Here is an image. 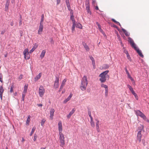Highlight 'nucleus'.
<instances>
[{
    "mask_svg": "<svg viewBox=\"0 0 149 149\" xmlns=\"http://www.w3.org/2000/svg\"><path fill=\"white\" fill-rule=\"evenodd\" d=\"M58 130L59 131V134L60 136L59 141L60 145L62 147H63L65 144V137L64 135L62 133V122L61 121H59L58 124Z\"/></svg>",
    "mask_w": 149,
    "mask_h": 149,
    "instance_id": "obj_1",
    "label": "nucleus"
},
{
    "mask_svg": "<svg viewBox=\"0 0 149 149\" xmlns=\"http://www.w3.org/2000/svg\"><path fill=\"white\" fill-rule=\"evenodd\" d=\"M88 84V81L87 77L86 75H84L82 78L81 84L80 85V88L82 91H85L86 88Z\"/></svg>",
    "mask_w": 149,
    "mask_h": 149,
    "instance_id": "obj_2",
    "label": "nucleus"
},
{
    "mask_svg": "<svg viewBox=\"0 0 149 149\" xmlns=\"http://www.w3.org/2000/svg\"><path fill=\"white\" fill-rule=\"evenodd\" d=\"M109 72V70H106L102 72L99 75V77H100L99 80L101 82H104L107 79V80H109V76L108 74V73Z\"/></svg>",
    "mask_w": 149,
    "mask_h": 149,
    "instance_id": "obj_3",
    "label": "nucleus"
},
{
    "mask_svg": "<svg viewBox=\"0 0 149 149\" xmlns=\"http://www.w3.org/2000/svg\"><path fill=\"white\" fill-rule=\"evenodd\" d=\"M128 38V41L129 42H130V44L131 45L132 47L137 52L138 54L141 57L143 58L144 56L141 52V51L139 49L136 47V44L134 42L132 39L130 38Z\"/></svg>",
    "mask_w": 149,
    "mask_h": 149,
    "instance_id": "obj_4",
    "label": "nucleus"
},
{
    "mask_svg": "<svg viewBox=\"0 0 149 149\" xmlns=\"http://www.w3.org/2000/svg\"><path fill=\"white\" fill-rule=\"evenodd\" d=\"M39 94L40 96L42 97L45 93V89L42 86H40L39 89Z\"/></svg>",
    "mask_w": 149,
    "mask_h": 149,
    "instance_id": "obj_5",
    "label": "nucleus"
},
{
    "mask_svg": "<svg viewBox=\"0 0 149 149\" xmlns=\"http://www.w3.org/2000/svg\"><path fill=\"white\" fill-rule=\"evenodd\" d=\"M135 112L136 115L139 116L143 118H146L145 116L139 110H137L135 111Z\"/></svg>",
    "mask_w": 149,
    "mask_h": 149,
    "instance_id": "obj_6",
    "label": "nucleus"
},
{
    "mask_svg": "<svg viewBox=\"0 0 149 149\" xmlns=\"http://www.w3.org/2000/svg\"><path fill=\"white\" fill-rule=\"evenodd\" d=\"M29 50L28 48H26L24 49L23 52V54L24 56V58L25 59H29L30 58V57L27 56V55L29 54Z\"/></svg>",
    "mask_w": 149,
    "mask_h": 149,
    "instance_id": "obj_7",
    "label": "nucleus"
},
{
    "mask_svg": "<svg viewBox=\"0 0 149 149\" xmlns=\"http://www.w3.org/2000/svg\"><path fill=\"white\" fill-rule=\"evenodd\" d=\"M142 134L140 132H138L137 136V139L136 141H138L139 143L140 142L141 140Z\"/></svg>",
    "mask_w": 149,
    "mask_h": 149,
    "instance_id": "obj_8",
    "label": "nucleus"
},
{
    "mask_svg": "<svg viewBox=\"0 0 149 149\" xmlns=\"http://www.w3.org/2000/svg\"><path fill=\"white\" fill-rule=\"evenodd\" d=\"M59 78L57 77H56V80L55 81L54 85V87L55 88H57L59 86Z\"/></svg>",
    "mask_w": 149,
    "mask_h": 149,
    "instance_id": "obj_9",
    "label": "nucleus"
},
{
    "mask_svg": "<svg viewBox=\"0 0 149 149\" xmlns=\"http://www.w3.org/2000/svg\"><path fill=\"white\" fill-rule=\"evenodd\" d=\"M96 127L97 131L98 132H100L99 127L100 121L97 119H96Z\"/></svg>",
    "mask_w": 149,
    "mask_h": 149,
    "instance_id": "obj_10",
    "label": "nucleus"
},
{
    "mask_svg": "<svg viewBox=\"0 0 149 149\" xmlns=\"http://www.w3.org/2000/svg\"><path fill=\"white\" fill-rule=\"evenodd\" d=\"M43 28V24H40L39 27V29L38 31V33L40 34L42 32Z\"/></svg>",
    "mask_w": 149,
    "mask_h": 149,
    "instance_id": "obj_11",
    "label": "nucleus"
},
{
    "mask_svg": "<svg viewBox=\"0 0 149 149\" xmlns=\"http://www.w3.org/2000/svg\"><path fill=\"white\" fill-rule=\"evenodd\" d=\"M55 111V110L53 109H50V118L52 120L53 118L54 114Z\"/></svg>",
    "mask_w": 149,
    "mask_h": 149,
    "instance_id": "obj_12",
    "label": "nucleus"
},
{
    "mask_svg": "<svg viewBox=\"0 0 149 149\" xmlns=\"http://www.w3.org/2000/svg\"><path fill=\"white\" fill-rule=\"evenodd\" d=\"M38 46V44L36 43H35L31 49L29 51V53H32L37 48Z\"/></svg>",
    "mask_w": 149,
    "mask_h": 149,
    "instance_id": "obj_13",
    "label": "nucleus"
},
{
    "mask_svg": "<svg viewBox=\"0 0 149 149\" xmlns=\"http://www.w3.org/2000/svg\"><path fill=\"white\" fill-rule=\"evenodd\" d=\"M75 110L74 109H73L70 112L69 114H68L67 116V117L68 118H70L71 117V116L74 113V112Z\"/></svg>",
    "mask_w": 149,
    "mask_h": 149,
    "instance_id": "obj_14",
    "label": "nucleus"
},
{
    "mask_svg": "<svg viewBox=\"0 0 149 149\" xmlns=\"http://www.w3.org/2000/svg\"><path fill=\"white\" fill-rule=\"evenodd\" d=\"M4 91V89L3 88L2 86L0 87V97L1 100L2 99L3 94Z\"/></svg>",
    "mask_w": 149,
    "mask_h": 149,
    "instance_id": "obj_15",
    "label": "nucleus"
},
{
    "mask_svg": "<svg viewBox=\"0 0 149 149\" xmlns=\"http://www.w3.org/2000/svg\"><path fill=\"white\" fill-rule=\"evenodd\" d=\"M42 75L41 73H40L35 78V81H37L39 79Z\"/></svg>",
    "mask_w": 149,
    "mask_h": 149,
    "instance_id": "obj_16",
    "label": "nucleus"
},
{
    "mask_svg": "<svg viewBox=\"0 0 149 149\" xmlns=\"http://www.w3.org/2000/svg\"><path fill=\"white\" fill-rule=\"evenodd\" d=\"M66 81V79H64L62 81L61 85V89H63V86L65 85V82Z\"/></svg>",
    "mask_w": 149,
    "mask_h": 149,
    "instance_id": "obj_17",
    "label": "nucleus"
},
{
    "mask_svg": "<svg viewBox=\"0 0 149 149\" xmlns=\"http://www.w3.org/2000/svg\"><path fill=\"white\" fill-rule=\"evenodd\" d=\"M9 3H10L9 0H7V1H6V6H5V9H6V11L7 10H8V6H9Z\"/></svg>",
    "mask_w": 149,
    "mask_h": 149,
    "instance_id": "obj_18",
    "label": "nucleus"
},
{
    "mask_svg": "<svg viewBox=\"0 0 149 149\" xmlns=\"http://www.w3.org/2000/svg\"><path fill=\"white\" fill-rule=\"evenodd\" d=\"M143 126L142 125H141L139 127H138V132H140L141 133L142 130H143Z\"/></svg>",
    "mask_w": 149,
    "mask_h": 149,
    "instance_id": "obj_19",
    "label": "nucleus"
},
{
    "mask_svg": "<svg viewBox=\"0 0 149 149\" xmlns=\"http://www.w3.org/2000/svg\"><path fill=\"white\" fill-rule=\"evenodd\" d=\"M46 53V51L45 50L42 51V53L40 55V57L41 59H42Z\"/></svg>",
    "mask_w": 149,
    "mask_h": 149,
    "instance_id": "obj_20",
    "label": "nucleus"
},
{
    "mask_svg": "<svg viewBox=\"0 0 149 149\" xmlns=\"http://www.w3.org/2000/svg\"><path fill=\"white\" fill-rule=\"evenodd\" d=\"M122 30L126 36H128L130 35V33L127 32L124 29L122 28Z\"/></svg>",
    "mask_w": 149,
    "mask_h": 149,
    "instance_id": "obj_21",
    "label": "nucleus"
},
{
    "mask_svg": "<svg viewBox=\"0 0 149 149\" xmlns=\"http://www.w3.org/2000/svg\"><path fill=\"white\" fill-rule=\"evenodd\" d=\"M83 45L86 50L87 51H88L89 50V49L88 46L84 43H83Z\"/></svg>",
    "mask_w": 149,
    "mask_h": 149,
    "instance_id": "obj_22",
    "label": "nucleus"
},
{
    "mask_svg": "<svg viewBox=\"0 0 149 149\" xmlns=\"http://www.w3.org/2000/svg\"><path fill=\"white\" fill-rule=\"evenodd\" d=\"M28 85L26 84L24 87V91L23 93H26L27 92V90L28 89Z\"/></svg>",
    "mask_w": 149,
    "mask_h": 149,
    "instance_id": "obj_23",
    "label": "nucleus"
},
{
    "mask_svg": "<svg viewBox=\"0 0 149 149\" xmlns=\"http://www.w3.org/2000/svg\"><path fill=\"white\" fill-rule=\"evenodd\" d=\"M30 118L31 116H28L26 122V124L27 125H29V123L30 121Z\"/></svg>",
    "mask_w": 149,
    "mask_h": 149,
    "instance_id": "obj_24",
    "label": "nucleus"
},
{
    "mask_svg": "<svg viewBox=\"0 0 149 149\" xmlns=\"http://www.w3.org/2000/svg\"><path fill=\"white\" fill-rule=\"evenodd\" d=\"M86 9L88 13H89L90 15H91V13L90 10V6L86 7Z\"/></svg>",
    "mask_w": 149,
    "mask_h": 149,
    "instance_id": "obj_25",
    "label": "nucleus"
},
{
    "mask_svg": "<svg viewBox=\"0 0 149 149\" xmlns=\"http://www.w3.org/2000/svg\"><path fill=\"white\" fill-rule=\"evenodd\" d=\"M90 59L92 61L93 65H95V61L94 58L91 56H90Z\"/></svg>",
    "mask_w": 149,
    "mask_h": 149,
    "instance_id": "obj_26",
    "label": "nucleus"
},
{
    "mask_svg": "<svg viewBox=\"0 0 149 149\" xmlns=\"http://www.w3.org/2000/svg\"><path fill=\"white\" fill-rule=\"evenodd\" d=\"M76 26L77 27H78L80 29H82V26L80 23H79L77 24L76 25Z\"/></svg>",
    "mask_w": 149,
    "mask_h": 149,
    "instance_id": "obj_27",
    "label": "nucleus"
},
{
    "mask_svg": "<svg viewBox=\"0 0 149 149\" xmlns=\"http://www.w3.org/2000/svg\"><path fill=\"white\" fill-rule=\"evenodd\" d=\"M85 5L86 7L90 6L89 0H86Z\"/></svg>",
    "mask_w": 149,
    "mask_h": 149,
    "instance_id": "obj_28",
    "label": "nucleus"
},
{
    "mask_svg": "<svg viewBox=\"0 0 149 149\" xmlns=\"http://www.w3.org/2000/svg\"><path fill=\"white\" fill-rule=\"evenodd\" d=\"M36 128L35 127H33L32 131L31 132V133L30 134V136H31L33 134V133L34 131H35L36 130Z\"/></svg>",
    "mask_w": 149,
    "mask_h": 149,
    "instance_id": "obj_29",
    "label": "nucleus"
},
{
    "mask_svg": "<svg viewBox=\"0 0 149 149\" xmlns=\"http://www.w3.org/2000/svg\"><path fill=\"white\" fill-rule=\"evenodd\" d=\"M70 18L72 21V23H75V21L74 17L73 15V14H72V15L71 16Z\"/></svg>",
    "mask_w": 149,
    "mask_h": 149,
    "instance_id": "obj_30",
    "label": "nucleus"
},
{
    "mask_svg": "<svg viewBox=\"0 0 149 149\" xmlns=\"http://www.w3.org/2000/svg\"><path fill=\"white\" fill-rule=\"evenodd\" d=\"M44 17V15L43 14H42L41 15V19L40 24H43V20H44V19H43Z\"/></svg>",
    "mask_w": 149,
    "mask_h": 149,
    "instance_id": "obj_31",
    "label": "nucleus"
},
{
    "mask_svg": "<svg viewBox=\"0 0 149 149\" xmlns=\"http://www.w3.org/2000/svg\"><path fill=\"white\" fill-rule=\"evenodd\" d=\"M101 86L102 87L104 88L105 89L108 88L107 86L103 84H101Z\"/></svg>",
    "mask_w": 149,
    "mask_h": 149,
    "instance_id": "obj_32",
    "label": "nucleus"
},
{
    "mask_svg": "<svg viewBox=\"0 0 149 149\" xmlns=\"http://www.w3.org/2000/svg\"><path fill=\"white\" fill-rule=\"evenodd\" d=\"M76 26L75 23H73L72 26V32H73L74 31V29L75 28V26Z\"/></svg>",
    "mask_w": 149,
    "mask_h": 149,
    "instance_id": "obj_33",
    "label": "nucleus"
},
{
    "mask_svg": "<svg viewBox=\"0 0 149 149\" xmlns=\"http://www.w3.org/2000/svg\"><path fill=\"white\" fill-rule=\"evenodd\" d=\"M111 20L114 22L116 23L117 24H119V26H121L120 23L119 22L116 21L115 19H112Z\"/></svg>",
    "mask_w": 149,
    "mask_h": 149,
    "instance_id": "obj_34",
    "label": "nucleus"
},
{
    "mask_svg": "<svg viewBox=\"0 0 149 149\" xmlns=\"http://www.w3.org/2000/svg\"><path fill=\"white\" fill-rule=\"evenodd\" d=\"M91 125L92 127H94L95 126V124L93 121H91L90 122Z\"/></svg>",
    "mask_w": 149,
    "mask_h": 149,
    "instance_id": "obj_35",
    "label": "nucleus"
},
{
    "mask_svg": "<svg viewBox=\"0 0 149 149\" xmlns=\"http://www.w3.org/2000/svg\"><path fill=\"white\" fill-rule=\"evenodd\" d=\"M127 87L129 88V89L130 90L131 92L134 91L133 88L130 85H128Z\"/></svg>",
    "mask_w": 149,
    "mask_h": 149,
    "instance_id": "obj_36",
    "label": "nucleus"
},
{
    "mask_svg": "<svg viewBox=\"0 0 149 149\" xmlns=\"http://www.w3.org/2000/svg\"><path fill=\"white\" fill-rule=\"evenodd\" d=\"M92 4L94 6H95L97 5L96 1L95 0H92Z\"/></svg>",
    "mask_w": 149,
    "mask_h": 149,
    "instance_id": "obj_37",
    "label": "nucleus"
},
{
    "mask_svg": "<svg viewBox=\"0 0 149 149\" xmlns=\"http://www.w3.org/2000/svg\"><path fill=\"white\" fill-rule=\"evenodd\" d=\"M26 93H22V100L23 101H24V98L25 96Z\"/></svg>",
    "mask_w": 149,
    "mask_h": 149,
    "instance_id": "obj_38",
    "label": "nucleus"
},
{
    "mask_svg": "<svg viewBox=\"0 0 149 149\" xmlns=\"http://www.w3.org/2000/svg\"><path fill=\"white\" fill-rule=\"evenodd\" d=\"M13 85H12L10 86V92L12 93L13 92Z\"/></svg>",
    "mask_w": 149,
    "mask_h": 149,
    "instance_id": "obj_39",
    "label": "nucleus"
},
{
    "mask_svg": "<svg viewBox=\"0 0 149 149\" xmlns=\"http://www.w3.org/2000/svg\"><path fill=\"white\" fill-rule=\"evenodd\" d=\"M0 81L1 82H3V75L2 74H0Z\"/></svg>",
    "mask_w": 149,
    "mask_h": 149,
    "instance_id": "obj_40",
    "label": "nucleus"
},
{
    "mask_svg": "<svg viewBox=\"0 0 149 149\" xmlns=\"http://www.w3.org/2000/svg\"><path fill=\"white\" fill-rule=\"evenodd\" d=\"M108 88L105 89V96L106 97H107L108 94Z\"/></svg>",
    "mask_w": 149,
    "mask_h": 149,
    "instance_id": "obj_41",
    "label": "nucleus"
},
{
    "mask_svg": "<svg viewBox=\"0 0 149 149\" xmlns=\"http://www.w3.org/2000/svg\"><path fill=\"white\" fill-rule=\"evenodd\" d=\"M45 122V120L44 119H43L42 120L41 122V125L42 126H43L44 125Z\"/></svg>",
    "mask_w": 149,
    "mask_h": 149,
    "instance_id": "obj_42",
    "label": "nucleus"
},
{
    "mask_svg": "<svg viewBox=\"0 0 149 149\" xmlns=\"http://www.w3.org/2000/svg\"><path fill=\"white\" fill-rule=\"evenodd\" d=\"M127 58L130 61H132L130 57V55H129L128 53H127Z\"/></svg>",
    "mask_w": 149,
    "mask_h": 149,
    "instance_id": "obj_43",
    "label": "nucleus"
},
{
    "mask_svg": "<svg viewBox=\"0 0 149 149\" xmlns=\"http://www.w3.org/2000/svg\"><path fill=\"white\" fill-rule=\"evenodd\" d=\"M125 71L126 72V73L128 77H129L131 76L130 75L129 72H128V70H127V69L126 68H125Z\"/></svg>",
    "mask_w": 149,
    "mask_h": 149,
    "instance_id": "obj_44",
    "label": "nucleus"
},
{
    "mask_svg": "<svg viewBox=\"0 0 149 149\" xmlns=\"http://www.w3.org/2000/svg\"><path fill=\"white\" fill-rule=\"evenodd\" d=\"M70 100V99L68 97L63 102L64 103H66L68 101H69Z\"/></svg>",
    "mask_w": 149,
    "mask_h": 149,
    "instance_id": "obj_45",
    "label": "nucleus"
},
{
    "mask_svg": "<svg viewBox=\"0 0 149 149\" xmlns=\"http://www.w3.org/2000/svg\"><path fill=\"white\" fill-rule=\"evenodd\" d=\"M23 78V75L22 74H21L19 76V80H20L21 79H22Z\"/></svg>",
    "mask_w": 149,
    "mask_h": 149,
    "instance_id": "obj_46",
    "label": "nucleus"
},
{
    "mask_svg": "<svg viewBox=\"0 0 149 149\" xmlns=\"http://www.w3.org/2000/svg\"><path fill=\"white\" fill-rule=\"evenodd\" d=\"M134 95V97H135L136 99L137 100H138V96H137V95L136 94H136H135Z\"/></svg>",
    "mask_w": 149,
    "mask_h": 149,
    "instance_id": "obj_47",
    "label": "nucleus"
},
{
    "mask_svg": "<svg viewBox=\"0 0 149 149\" xmlns=\"http://www.w3.org/2000/svg\"><path fill=\"white\" fill-rule=\"evenodd\" d=\"M72 96V93H70L69 96V97H68V98H69L70 99H71V97Z\"/></svg>",
    "mask_w": 149,
    "mask_h": 149,
    "instance_id": "obj_48",
    "label": "nucleus"
},
{
    "mask_svg": "<svg viewBox=\"0 0 149 149\" xmlns=\"http://www.w3.org/2000/svg\"><path fill=\"white\" fill-rule=\"evenodd\" d=\"M37 138V137L36 136H34V139H33L34 141H35L36 140Z\"/></svg>",
    "mask_w": 149,
    "mask_h": 149,
    "instance_id": "obj_49",
    "label": "nucleus"
},
{
    "mask_svg": "<svg viewBox=\"0 0 149 149\" xmlns=\"http://www.w3.org/2000/svg\"><path fill=\"white\" fill-rule=\"evenodd\" d=\"M88 114L89 117L91 116V112L90 111H88Z\"/></svg>",
    "mask_w": 149,
    "mask_h": 149,
    "instance_id": "obj_50",
    "label": "nucleus"
},
{
    "mask_svg": "<svg viewBox=\"0 0 149 149\" xmlns=\"http://www.w3.org/2000/svg\"><path fill=\"white\" fill-rule=\"evenodd\" d=\"M142 142H143V145L144 146H145V140H142Z\"/></svg>",
    "mask_w": 149,
    "mask_h": 149,
    "instance_id": "obj_51",
    "label": "nucleus"
},
{
    "mask_svg": "<svg viewBox=\"0 0 149 149\" xmlns=\"http://www.w3.org/2000/svg\"><path fill=\"white\" fill-rule=\"evenodd\" d=\"M105 67L106 68H108L109 67V66L108 65H104Z\"/></svg>",
    "mask_w": 149,
    "mask_h": 149,
    "instance_id": "obj_52",
    "label": "nucleus"
},
{
    "mask_svg": "<svg viewBox=\"0 0 149 149\" xmlns=\"http://www.w3.org/2000/svg\"><path fill=\"white\" fill-rule=\"evenodd\" d=\"M128 78H129L132 81H134V79L132 78V77H131V76L129 77Z\"/></svg>",
    "mask_w": 149,
    "mask_h": 149,
    "instance_id": "obj_53",
    "label": "nucleus"
},
{
    "mask_svg": "<svg viewBox=\"0 0 149 149\" xmlns=\"http://www.w3.org/2000/svg\"><path fill=\"white\" fill-rule=\"evenodd\" d=\"M61 2V0H57V4H59Z\"/></svg>",
    "mask_w": 149,
    "mask_h": 149,
    "instance_id": "obj_54",
    "label": "nucleus"
},
{
    "mask_svg": "<svg viewBox=\"0 0 149 149\" xmlns=\"http://www.w3.org/2000/svg\"><path fill=\"white\" fill-rule=\"evenodd\" d=\"M67 7H68V9L69 10H70V5H68V4H67Z\"/></svg>",
    "mask_w": 149,
    "mask_h": 149,
    "instance_id": "obj_55",
    "label": "nucleus"
},
{
    "mask_svg": "<svg viewBox=\"0 0 149 149\" xmlns=\"http://www.w3.org/2000/svg\"><path fill=\"white\" fill-rule=\"evenodd\" d=\"M5 32V31H2L1 32V34L3 35L4 33Z\"/></svg>",
    "mask_w": 149,
    "mask_h": 149,
    "instance_id": "obj_56",
    "label": "nucleus"
},
{
    "mask_svg": "<svg viewBox=\"0 0 149 149\" xmlns=\"http://www.w3.org/2000/svg\"><path fill=\"white\" fill-rule=\"evenodd\" d=\"M131 92L133 95H135V94H136V93L134 91H132V92Z\"/></svg>",
    "mask_w": 149,
    "mask_h": 149,
    "instance_id": "obj_57",
    "label": "nucleus"
},
{
    "mask_svg": "<svg viewBox=\"0 0 149 149\" xmlns=\"http://www.w3.org/2000/svg\"><path fill=\"white\" fill-rule=\"evenodd\" d=\"M95 9L97 10H99L98 7L97 6H95Z\"/></svg>",
    "mask_w": 149,
    "mask_h": 149,
    "instance_id": "obj_58",
    "label": "nucleus"
},
{
    "mask_svg": "<svg viewBox=\"0 0 149 149\" xmlns=\"http://www.w3.org/2000/svg\"><path fill=\"white\" fill-rule=\"evenodd\" d=\"M22 24V21L21 20H20L19 22V25H21Z\"/></svg>",
    "mask_w": 149,
    "mask_h": 149,
    "instance_id": "obj_59",
    "label": "nucleus"
},
{
    "mask_svg": "<svg viewBox=\"0 0 149 149\" xmlns=\"http://www.w3.org/2000/svg\"><path fill=\"white\" fill-rule=\"evenodd\" d=\"M14 24L13 22H11L10 23V25L11 26H13Z\"/></svg>",
    "mask_w": 149,
    "mask_h": 149,
    "instance_id": "obj_60",
    "label": "nucleus"
},
{
    "mask_svg": "<svg viewBox=\"0 0 149 149\" xmlns=\"http://www.w3.org/2000/svg\"><path fill=\"white\" fill-rule=\"evenodd\" d=\"M91 118V121H93V118L92 116L90 117Z\"/></svg>",
    "mask_w": 149,
    "mask_h": 149,
    "instance_id": "obj_61",
    "label": "nucleus"
},
{
    "mask_svg": "<svg viewBox=\"0 0 149 149\" xmlns=\"http://www.w3.org/2000/svg\"><path fill=\"white\" fill-rule=\"evenodd\" d=\"M100 32H101L102 33H103V32H104L101 29L100 30H99Z\"/></svg>",
    "mask_w": 149,
    "mask_h": 149,
    "instance_id": "obj_62",
    "label": "nucleus"
},
{
    "mask_svg": "<svg viewBox=\"0 0 149 149\" xmlns=\"http://www.w3.org/2000/svg\"><path fill=\"white\" fill-rule=\"evenodd\" d=\"M96 24L97 25V26H100V24H99V23L98 22H96Z\"/></svg>",
    "mask_w": 149,
    "mask_h": 149,
    "instance_id": "obj_63",
    "label": "nucleus"
},
{
    "mask_svg": "<svg viewBox=\"0 0 149 149\" xmlns=\"http://www.w3.org/2000/svg\"><path fill=\"white\" fill-rule=\"evenodd\" d=\"M38 105L39 107H42V104H38Z\"/></svg>",
    "mask_w": 149,
    "mask_h": 149,
    "instance_id": "obj_64",
    "label": "nucleus"
}]
</instances>
